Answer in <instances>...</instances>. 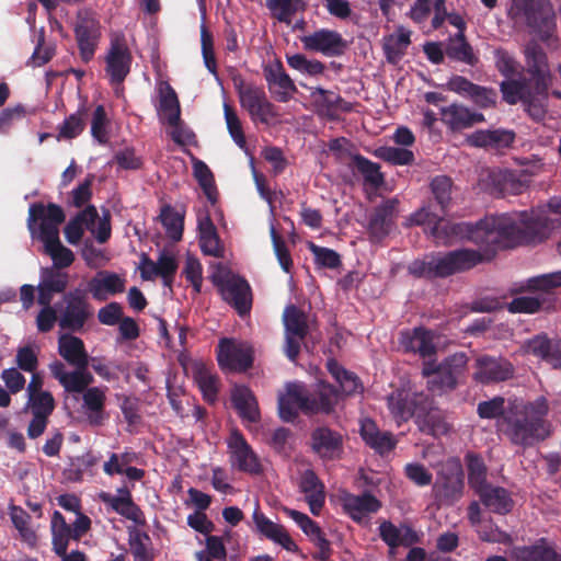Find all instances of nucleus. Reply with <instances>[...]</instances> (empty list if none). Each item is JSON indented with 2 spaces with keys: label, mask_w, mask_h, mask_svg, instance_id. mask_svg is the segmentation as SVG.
<instances>
[{
  "label": "nucleus",
  "mask_w": 561,
  "mask_h": 561,
  "mask_svg": "<svg viewBox=\"0 0 561 561\" xmlns=\"http://www.w3.org/2000/svg\"><path fill=\"white\" fill-rule=\"evenodd\" d=\"M477 413L483 420H496L497 427L502 431L504 419L508 414V405H505V399L496 396L490 400L478 403Z\"/></svg>",
  "instance_id": "de8ad7c7"
},
{
  "label": "nucleus",
  "mask_w": 561,
  "mask_h": 561,
  "mask_svg": "<svg viewBox=\"0 0 561 561\" xmlns=\"http://www.w3.org/2000/svg\"><path fill=\"white\" fill-rule=\"evenodd\" d=\"M548 410V401L542 396L526 404L519 403L517 399L508 401L503 434L513 445L520 447H530L543 440L550 433L545 419Z\"/></svg>",
  "instance_id": "7ed1b4c3"
},
{
  "label": "nucleus",
  "mask_w": 561,
  "mask_h": 561,
  "mask_svg": "<svg viewBox=\"0 0 561 561\" xmlns=\"http://www.w3.org/2000/svg\"><path fill=\"white\" fill-rule=\"evenodd\" d=\"M65 219V211L59 205L49 203L45 206L43 203H34L28 209L27 225L28 229L33 232L34 224L37 220H42L39 226V239H44L45 229H55L57 231V236H59V225H61Z\"/></svg>",
  "instance_id": "5701e85b"
},
{
  "label": "nucleus",
  "mask_w": 561,
  "mask_h": 561,
  "mask_svg": "<svg viewBox=\"0 0 561 561\" xmlns=\"http://www.w3.org/2000/svg\"><path fill=\"white\" fill-rule=\"evenodd\" d=\"M465 473L459 458L450 457L437 467L433 495L440 505H454L463 495Z\"/></svg>",
  "instance_id": "6e6552de"
},
{
  "label": "nucleus",
  "mask_w": 561,
  "mask_h": 561,
  "mask_svg": "<svg viewBox=\"0 0 561 561\" xmlns=\"http://www.w3.org/2000/svg\"><path fill=\"white\" fill-rule=\"evenodd\" d=\"M419 430L427 435L439 436L448 432V425L445 422L438 409L433 407V400L427 397L415 417Z\"/></svg>",
  "instance_id": "7c9ffc66"
},
{
  "label": "nucleus",
  "mask_w": 561,
  "mask_h": 561,
  "mask_svg": "<svg viewBox=\"0 0 561 561\" xmlns=\"http://www.w3.org/2000/svg\"><path fill=\"white\" fill-rule=\"evenodd\" d=\"M352 167L356 169L365 179L366 182L379 185L383 181L382 174L379 171V165L362 154H354L352 158Z\"/></svg>",
  "instance_id": "680f3d73"
},
{
  "label": "nucleus",
  "mask_w": 561,
  "mask_h": 561,
  "mask_svg": "<svg viewBox=\"0 0 561 561\" xmlns=\"http://www.w3.org/2000/svg\"><path fill=\"white\" fill-rule=\"evenodd\" d=\"M559 286H561V272L528 278L525 285L512 289V294L528 290L537 293L536 296L516 297L506 305V308L511 313H535L540 309H548L556 301L554 289Z\"/></svg>",
  "instance_id": "39448f33"
},
{
  "label": "nucleus",
  "mask_w": 561,
  "mask_h": 561,
  "mask_svg": "<svg viewBox=\"0 0 561 561\" xmlns=\"http://www.w3.org/2000/svg\"><path fill=\"white\" fill-rule=\"evenodd\" d=\"M151 539L145 531H135L130 535L129 546L135 561H153L149 546Z\"/></svg>",
  "instance_id": "e2e57ef3"
},
{
  "label": "nucleus",
  "mask_w": 561,
  "mask_h": 561,
  "mask_svg": "<svg viewBox=\"0 0 561 561\" xmlns=\"http://www.w3.org/2000/svg\"><path fill=\"white\" fill-rule=\"evenodd\" d=\"M194 176L206 195L207 199L214 205L217 202V190L211 170L202 160H195L193 163Z\"/></svg>",
  "instance_id": "603ef678"
},
{
  "label": "nucleus",
  "mask_w": 561,
  "mask_h": 561,
  "mask_svg": "<svg viewBox=\"0 0 561 561\" xmlns=\"http://www.w3.org/2000/svg\"><path fill=\"white\" fill-rule=\"evenodd\" d=\"M64 300L65 308L58 318L59 327L70 332H81L93 316V307L80 289L67 293Z\"/></svg>",
  "instance_id": "f8f14e48"
},
{
  "label": "nucleus",
  "mask_w": 561,
  "mask_h": 561,
  "mask_svg": "<svg viewBox=\"0 0 561 561\" xmlns=\"http://www.w3.org/2000/svg\"><path fill=\"white\" fill-rule=\"evenodd\" d=\"M266 5L275 19L287 24L297 12L305 10L302 0H267Z\"/></svg>",
  "instance_id": "5fc2aeb1"
},
{
  "label": "nucleus",
  "mask_w": 561,
  "mask_h": 561,
  "mask_svg": "<svg viewBox=\"0 0 561 561\" xmlns=\"http://www.w3.org/2000/svg\"><path fill=\"white\" fill-rule=\"evenodd\" d=\"M99 218L95 206L89 205L71 218L64 228L65 238L68 243L78 244L84 233V227L92 230L93 225Z\"/></svg>",
  "instance_id": "58836bf2"
},
{
  "label": "nucleus",
  "mask_w": 561,
  "mask_h": 561,
  "mask_svg": "<svg viewBox=\"0 0 561 561\" xmlns=\"http://www.w3.org/2000/svg\"><path fill=\"white\" fill-rule=\"evenodd\" d=\"M309 447L322 462L340 460L344 453V437L339 431L320 425L311 431Z\"/></svg>",
  "instance_id": "2eb2a0df"
},
{
  "label": "nucleus",
  "mask_w": 561,
  "mask_h": 561,
  "mask_svg": "<svg viewBox=\"0 0 561 561\" xmlns=\"http://www.w3.org/2000/svg\"><path fill=\"white\" fill-rule=\"evenodd\" d=\"M310 96L314 101L316 105L327 113L337 108H343L345 111L348 110V107L342 106V104L345 102L340 94L330 90H325L321 87L313 88Z\"/></svg>",
  "instance_id": "bf43d9fd"
},
{
  "label": "nucleus",
  "mask_w": 561,
  "mask_h": 561,
  "mask_svg": "<svg viewBox=\"0 0 561 561\" xmlns=\"http://www.w3.org/2000/svg\"><path fill=\"white\" fill-rule=\"evenodd\" d=\"M410 44V32L400 31L398 34L389 35L383 43L387 61L391 65L399 64Z\"/></svg>",
  "instance_id": "09e8293b"
},
{
  "label": "nucleus",
  "mask_w": 561,
  "mask_h": 561,
  "mask_svg": "<svg viewBox=\"0 0 561 561\" xmlns=\"http://www.w3.org/2000/svg\"><path fill=\"white\" fill-rule=\"evenodd\" d=\"M131 62L133 56L124 35L111 38L110 48L105 56V72L111 83L122 84L130 72Z\"/></svg>",
  "instance_id": "f3484780"
},
{
  "label": "nucleus",
  "mask_w": 561,
  "mask_h": 561,
  "mask_svg": "<svg viewBox=\"0 0 561 561\" xmlns=\"http://www.w3.org/2000/svg\"><path fill=\"white\" fill-rule=\"evenodd\" d=\"M468 357L463 352L446 357L442 363L425 362L422 375L427 378V389L437 396L456 389L459 377L463 374Z\"/></svg>",
  "instance_id": "0eeeda50"
},
{
  "label": "nucleus",
  "mask_w": 561,
  "mask_h": 561,
  "mask_svg": "<svg viewBox=\"0 0 561 561\" xmlns=\"http://www.w3.org/2000/svg\"><path fill=\"white\" fill-rule=\"evenodd\" d=\"M399 202L396 198L387 199L375 208L369 218V231L375 238L382 239L391 230Z\"/></svg>",
  "instance_id": "72a5a7b5"
},
{
  "label": "nucleus",
  "mask_w": 561,
  "mask_h": 561,
  "mask_svg": "<svg viewBox=\"0 0 561 561\" xmlns=\"http://www.w3.org/2000/svg\"><path fill=\"white\" fill-rule=\"evenodd\" d=\"M465 460L467 463L470 486L477 491L478 489L486 485V466L483 458L476 453H468Z\"/></svg>",
  "instance_id": "864d4df0"
},
{
  "label": "nucleus",
  "mask_w": 561,
  "mask_h": 561,
  "mask_svg": "<svg viewBox=\"0 0 561 561\" xmlns=\"http://www.w3.org/2000/svg\"><path fill=\"white\" fill-rule=\"evenodd\" d=\"M160 220L168 237L179 242L183 237L184 216L175 211L171 205L165 204L161 207Z\"/></svg>",
  "instance_id": "8fccbe9b"
},
{
  "label": "nucleus",
  "mask_w": 561,
  "mask_h": 561,
  "mask_svg": "<svg viewBox=\"0 0 561 561\" xmlns=\"http://www.w3.org/2000/svg\"><path fill=\"white\" fill-rule=\"evenodd\" d=\"M379 535L380 538L390 548H397L399 546H411L412 543L417 542L419 540L416 533L411 527H407V535H412L414 538H402V531L396 525L388 520H385L380 524Z\"/></svg>",
  "instance_id": "3c124183"
},
{
  "label": "nucleus",
  "mask_w": 561,
  "mask_h": 561,
  "mask_svg": "<svg viewBox=\"0 0 561 561\" xmlns=\"http://www.w3.org/2000/svg\"><path fill=\"white\" fill-rule=\"evenodd\" d=\"M477 533L479 538L485 542L507 545L512 541L511 536L506 531L500 529L492 520L480 523Z\"/></svg>",
  "instance_id": "774afa93"
},
{
  "label": "nucleus",
  "mask_w": 561,
  "mask_h": 561,
  "mask_svg": "<svg viewBox=\"0 0 561 561\" xmlns=\"http://www.w3.org/2000/svg\"><path fill=\"white\" fill-rule=\"evenodd\" d=\"M515 139V134L508 129L476 130L469 136V142L474 147L501 149L510 147Z\"/></svg>",
  "instance_id": "a19ab883"
},
{
  "label": "nucleus",
  "mask_w": 561,
  "mask_h": 561,
  "mask_svg": "<svg viewBox=\"0 0 561 561\" xmlns=\"http://www.w3.org/2000/svg\"><path fill=\"white\" fill-rule=\"evenodd\" d=\"M299 490L305 494L310 513L319 516L325 503V486L314 470L307 469L302 472Z\"/></svg>",
  "instance_id": "393cba45"
},
{
  "label": "nucleus",
  "mask_w": 561,
  "mask_h": 561,
  "mask_svg": "<svg viewBox=\"0 0 561 561\" xmlns=\"http://www.w3.org/2000/svg\"><path fill=\"white\" fill-rule=\"evenodd\" d=\"M288 66L302 75L311 77L322 75L325 70L323 62L317 59H308L304 54L286 55Z\"/></svg>",
  "instance_id": "13d9d810"
},
{
  "label": "nucleus",
  "mask_w": 561,
  "mask_h": 561,
  "mask_svg": "<svg viewBox=\"0 0 561 561\" xmlns=\"http://www.w3.org/2000/svg\"><path fill=\"white\" fill-rule=\"evenodd\" d=\"M446 89L463 98H469L481 108L494 107L496 104L497 93L493 88L476 84L459 75H455L448 80Z\"/></svg>",
  "instance_id": "4be33fe9"
},
{
  "label": "nucleus",
  "mask_w": 561,
  "mask_h": 561,
  "mask_svg": "<svg viewBox=\"0 0 561 561\" xmlns=\"http://www.w3.org/2000/svg\"><path fill=\"white\" fill-rule=\"evenodd\" d=\"M126 280L118 274L108 271H100L88 284L89 291L98 301H105L110 296H115L125 290Z\"/></svg>",
  "instance_id": "cd10ccee"
},
{
  "label": "nucleus",
  "mask_w": 561,
  "mask_h": 561,
  "mask_svg": "<svg viewBox=\"0 0 561 561\" xmlns=\"http://www.w3.org/2000/svg\"><path fill=\"white\" fill-rule=\"evenodd\" d=\"M224 115L230 137L240 149L245 150L247 138L243 131L242 123L236 110L227 102L224 103Z\"/></svg>",
  "instance_id": "4d7b16f0"
},
{
  "label": "nucleus",
  "mask_w": 561,
  "mask_h": 561,
  "mask_svg": "<svg viewBox=\"0 0 561 561\" xmlns=\"http://www.w3.org/2000/svg\"><path fill=\"white\" fill-rule=\"evenodd\" d=\"M238 99L240 106L248 112L253 123L268 124L278 115L276 106L268 100L262 87L254 84L252 88L240 91Z\"/></svg>",
  "instance_id": "6ab92c4d"
},
{
  "label": "nucleus",
  "mask_w": 561,
  "mask_h": 561,
  "mask_svg": "<svg viewBox=\"0 0 561 561\" xmlns=\"http://www.w3.org/2000/svg\"><path fill=\"white\" fill-rule=\"evenodd\" d=\"M100 499L121 516L135 523H140L142 512L139 506L135 504L131 494H127V496H116L111 493L102 492Z\"/></svg>",
  "instance_id": "a18cd8bd"
},
{
  "label": "nucleus",
  "mask_w": 561,
  "mask_h": 561,
  "mask_svg": "<svg viewBox=\"0 0 561 561\" xmlns=\"http://www.w3.org/2000/svg\"><path fill=\"white\" fill-rule=\"evenodd\" d=\"M525 58L530 78L504 80L500 89L505 102H522L531 117L541 119L546 114L548 90L551 84L548 58L542 47L536 43L526 46Z\"/></svg>",
  "instance_id": "f03ea898"
},
{
  "label": "nucleus",
  "mask_w": 561,
  "mask_h": 561,
  "mask_svg": "<svg viewBox=\"0 0 561 561\" xmlns=\"http://www.w3.org/2000/svg\"><path fill=\"white\" fill-rule=\"evenodd\" d=\"M107 125L108 118L105 107L99 104L92 113L91 135L101 145L108 141Z\"/></svg>",
  "instance_id": "69168bd1"
},
{
  "label": "nucleus",
  "mask_w": 561,
  "mask_h": 561,
  "mask_svg": "<svg viewBox=\"0 0 561 561\" xmlns=\"http://www.w3.org/2000/svg\"><path fill=\"white\" fill-rule=\"evenodd\" d=\"M476 493L479 495L481 503L493 513L505 515L514 506L510 492L502 486L486 484L478 489Z\"/></svg>",
  "instance_id": "f704fd0d"
},
{
  "label": "nucleus",
  "mask_w": 561,
  "mask_h": 561,
  "mask_svg": "<svg viewBox=\"0 0 561 561\" xmlns=\"http://www.w3.org/2000/svg\"><path fill=\"white\" fill-rule=\"evenodd\" d=\"M58 354L71 366H84L90 360L82 339L71 334H61L58 339Z\"/></svg>",
  "instance_id": "c9c22d12"
},
{
  "label": "nucleus",
  "mask_w": 561,
  "mask_h": 561,
  "mask_svg": "<svg viewBox=\"0 0 561 561\" xmlns=\"http://www.w3.org/2000/svg\"><path fill=\"white\" fill-rule=\"evenodd\" d=\"M285 328V355L295 363L299 356L301 342L309 334L307 314L296 305H288L283 312Z\"/></svg>",
  "instance_id": "9b49d317"
},
{
  "label": "nucleus",
  "mask_w": 561,
  "mask_h": 561,
  "mask_svg": "<svg viewBox=\"0 0 561 561\" xmlns=\"http://www.w3.org/2000/svg\"><path fill=\"white\" fill-rule=\"evenodd\" d=\"M342 506L354 522L359 523L367 514L377 513L381 503L370 492L360 495L346 493L342 497Z\"/></svg>",
  "instance_id": "c756f323"
},
{
  "label": "nucleus",
  "mask_w": 561,
  "mask_h": 561,
  "mask_svg": "<svg viewBox=\"0 0 561 561\" xmlns=\"http://www.w3.org/2000/svg\"><path fill=\"white\" fill-rule=\"evenodd\" d=\"M402 345L405 351L417 353L421 357H430L436 353L433 333L422 327L403 334Z\"/></svg>",
  "instance_id": "79ce46f5"
},
{
  "label": "nucleus",
  "mask_w": 561,
  "mask_h": 561,
  "mask_svg": "<svg viewBox=\"0 0 561 561\" xmlns=\"http://www.w3.org/2000/svg\"><path fill=\"white\" fill-rule=\"evenodd\" d=\"M473 379L482 385H491L511 379L514 376L513 364L504 357L482 355L476 359Z\"/></svg>",
  "instance_id": "aec40b11"
},
{
  "label": "nucleus",
  "mask_w": 561,
  "mask_h": 561,
  "mask_svg": "<svg viewBox=\"0 0 561 561\" xmlns=\"http://www.w3.org/2000/svg\"><path fill=\"white\" fill-rule=\"evenodd\" d=\"M195 380L205 401L215 403L219 392V379L208 368L202 366L195 371Z\"/></svg>",
  "instance_id": "6e6d98bb"
},
{
  "label": "nucleus",
  "mask_w": 561,
  "mask_h": 561,
  "mask_svg": "<svg viewBox=\"0 0 561 561\" xmlns=\"http://www.w3.org/2000/svg\"><path fill=\"white\" fill-rule=\"evenodd\" d=\"M39 240L44 243L45 252L50 255L57 268H66L73 263V252L61 244L55 229H45V238Z\"/></svg>",
  "instance_id": "37998d69"
},
{
  "label": "nucleus",
  "mask_w": 561,
  "mask_h": 561,
  "mask_svg": "<svg viewBox=\"0 0 561 561\" xmlns=\"http://www.w3.org/2000/svg\"><path fill=\"white\" fill-rule=\"evenodd\" d=\"M90 528L91 519L85 514H79L70 525L59 511H55L50 519L53 550H61L64 547H68L70 539L80 540Z\"/></svg>",
  "instance_id": "dca6fc26"
},
{
  "label": "nucleus",
  "mask_w": 561,
  "mask_h": 561,
  "mask_svg": "<svg viewBox=\"0 0 561 561\" xmlns=\"http://www.w3.org/2000/svg\"><path fill=\"white\" fill-rule=\"evenodd\" d=\"M105 402V391L100 387H90L83 392L82 408L91 425H103L106 419Z\"/></svg>",
  "instance_id": "4c0bfd02"
},
{
  "label": "nucleus",
  "mask_w": 561,
  "mask_h": 561,
  "mask_svg": "<svg viewBox=\"0 0 561 561\" xmlns=\"http://www.w3.org/2000/svg\"><path fill=\"white\" fill-rule=\"evenodd\" d=\"M550 214H561V198L553 197L546 206L530 211L485 216L474 224L445 221L442 213L422 207L410 216L411 225L427 227L426 231L436 240L456 237L472 242L482 252L458 249L430 260H414L408 272L415 278H446L491 261L499 250L542 242L554 229Z\"/></svg>",
  "instance_id": "f257e3e1"
},
{
  "label": "nucleus",
  "mask_w": 561,
  "mask_h": 561,
  "mask_svg": "<svg viewBox=\"0 0 561 561\" xmlns=\"http://www.w3.org/2000/svg\"><path fill=\"white\" fill-rule=\"evenodd\" d=\"M253 522L256 526V529L260 534H262L267 539L274 541L282 546L285 550L289 552H297L298 546L291 539L288 531L280 524H276L268 519L261 511L259 504L252 515Z\"/></svg>",
  "instance_id": "b1692460"
},
{
  "label": "nucleus",
  "mask_w": 561,
  "mask_h": 561,
  "mask_svg": "<svg viewBox=\"0 0 561 561\" xmlns=\"http://www.w3.org/2000/svg\"><path fill=\"white\" fill-rule=\"evenodd\" d=\"M88 116L89 108L87 105L79 106L75 113L67 116L58 126L57 140H72L79 137L85 129Z\"/></svg>",
  "instance_id": "c03bdc74"
},
{
  "label": "nucleus",
  "mask_w": 561,
  "mask_h": 561,
  "mask_svg": "<svg viewBox=\"0 0 561 561\" xmlns=\"http://www.w3.org/2000/svg\"><path fill=\"white\" fill-rule=\"evenodd\" d=\"M227 447L229 462L232 469L251 476H260L263 473L264 468L260 457L239 431L236 430L230 434L227 440Z\"/></svg>",
  "instance_id": "ddd939ff"
},
{
  "label": "nucleus",
  "mask_w": 561,
  "mask_h": 561,
  "mask_svg": "<svg viewBox=\"0 0 561 561\" xmlns=\"http://www.w3.org/2000/svg\"><path fill=\"white\" fill-rule=\"evenodd\" d=\"M221 299L240 317L249 316L252 309L253 296L249 282L238 274H227L214 277Z\"/></svg>",
  "instance_id": "1a4fd4ad"
},
{
  "label": "nucleus",
  "mask_w": 561,
  "mask_h": 561,
  "mask_svg": "<svg viewBox=\"0 0 561 561\" xmlns=\"http://www.w3.org/2000/svg\"><path fill=\"white\" fill-rule=\"evenodd\" d=\"M217 360L224 370L243 373L252 366L253 355L247 345L222 339L219 343Z\"/></svg>",
  "instance_id": "412c9836"
},
{
  "label": "nucleus",
  "mask_w": 561,
  "mask_h": 561,
  "mask_svg": "<svg viewBox=\"0 0 561 561\" xmlns=\"http://www.w3.org/2000/svg\"><path fill=\"white\" fill-rule=\"evenodd\" d=\"M440 121L451 130L470 128L485 121L482 113L472 112L461 104L453 103L440 108Z\"/></svg>",
  "instance_id": "a878e982"
},
{
  "label": "nucleus",
  "mask_w": 561,
  "mask_h": 561,
  "mask_svg": "<svg viewBox=\"0 0 561 561\" xmlns=\"http://www.w3.org/2000/svg\"><path fill=\"white\" fill-rule=\"evenodd\" d=\"M453 181L446 175H439L432 180L431 190L435 201L440 207V213L444 215L451 202Z\"/></svg>",
  "instance_id": "052dcab7"
},
{
  "label": "nucleus",
  "mask_w": 561,
  "mask_h": 561,
  "mask_svg": "<svg viewBox=\"0 0 561 561\" xmlns=\"http://www.w3.org/2000/svg\"><path fill=\"white\" fill-rule=\"evenodd\" d=\"M231 403L243 422L257 423L261 420L259 402L254 392L247 386H234Z\"/></svg>",
  "instance_id": "c85d7f7f"
},
{
  "label": "nucleus",
  "mask_w": 561,
  "mask_h": 561,
  "mask_svg": "<svg viewBox=\"0 0 561 561\" xmlns=\"http://www.w3.org/2000/svg\"><path fill=\"white\" fill-rule=\"evenodd\" d=\"M263 75L271 90L273 87L278 88V90L275 91L276 100L278 102H288L293 94L297 92L294 81L286 73L280 60L265 65L263 68Z\"/></svg>",
  "instance_id": "bb28decb"
},
{
  "label": "nucleus",
  "mask_w": 561,
  "mask_h": 561,
  "mask_svg": "<svg viewBox=\"0 0 561 561\" xmlns=\"http://www.w3.org/2000/svg\"><path fill=\"white\" fill-rule=\"evenodd\" d=\"M375 154L381 160L393 165H408L414 160V154L407 148L380 147Z\"/></svg>",
  "instance_id": "0e129e2a"
},
{
  "label": "nucleus",
  "mask_w": 561,
  "mask_h": 561,
  "mask_svg": "<svg viewBox=\"0 0 561 561\" xmlns=\"http://www.w3.org/2000/svg\"><path fill=\"white\" fill-rule=\"evenodd\" d=\"M300 42L305 50L320 53L327 57H340L348 48V43L341 33L329 28H320L304 35Z\"/></svg>",
  "instance_id": "a211bd4d"
},
{
  "label": "nucleus",
  "mask_w": 561,
  "mask_h": 561,
  "mask_svg": "<svg viewBox=\"0 0 561 561\" xmlns=\"http://www.w3.org/2000/svg\"><path fill=\"white\" fill-rule=\"evenodd\" d=\"M201 43L205 67L208 69L210 73L217 77L218 71L214 51V37L205 24L201 26Z\"/></svg>",
  "instance_id": "338daca9"
},
{
  "label": "nucleus",
  "mask_w": 561,
  "mask_h": 561,
  "mask_svg": "<svg viewBox=\"0 0 561 561\" xmlns=\"http://www.w3.org/2000/svg\"><path fill=\"white\" fill-rule=\"evenodd\" d=\"M197 228L199 248L203 254L217 259L224 257L225 250L210 216L207 215L199 219Z\"/></svg>",
  "instance_id": "e433bc0d"
},
{
  "label": "nucleus",
  "mask_w": 561,
  "mask_h": 561,
  "mask_svg": "<svg viewBox=\"0 0 561 561\" xmlns=\"http://www.w3.org/2000/svg\"><path fill=\"white\" fill-rule=\"evenodd\" d=\"M514 561H560L556 547L546 538L537 539L533 545L515 547Z\"/></svg>",
  "instance_id": "473e14b6"
},
{
  "label": "nucleus",
  "mask_w": 561,
  "mask_h": 561,
  "mask_svg": "<svg viewBox=\"0 0 561 561\" xmlns=\"http://www.w3.org/2000/svg\"><path fill=\"white\" fill-rule=\"evenodd\" d=\"M341 399L340 390L333 385L319 381L317 387L309 391L300 382H289L286 393L278 398V414L284 422H294L299 412L305 415L331 414Z\"/></svg>",
  "instance_id": "20e7f679"
},
{
  "label": "nucleus",
  "mask_w": 561,
  "mask_h": 561,
  "mask_svg": "<svg viewBox=\"0 0 561 561\" xmlns=\"http://www.w3.org/2000/svg\"><path fill=\"white\" fill-rule=\"evenodd\" d=\"M428 396L424 392L413 391L411 388L401 387L387 396L388 410L398 425L415 419L419 410Z\"/></svg>",
  "instance_id": "4468645a"
},
{
  "label": "nucleus",
  "mask_w": 561,
  "mask_h": 561,
  "mask_svg": "<svg viewBox=\"0 0 561 561\" xmlns=\"http://www.w3.org/2000/svg\"><path fill=\"white\" fill-rule=\"evenodd\" d=\"M508 16L526 24L541 38H549L557 27L553 8L549 0H512Z\"/></svg>",
  "instance_id": "423d86ee"
},
{
  "label": "nucleus",
  "mask_w": 561,
  "mask_h": 561,
  "mask_svg": "<svg viewBox=\"0 0 561 561\" xmlns=\"http://www.w3.org/2000/svg\"><path fill=\"white\" fill-rule=\"evenodd\" d=\"M73 32L80 58L88 64L93 59L102 35L96 13L91 9L79 10L76 15Z\"/></svg>",
  "instance_id": "9d476101"
},
{
  "label": "nucleus",
  "mask_w": 561,
  "mask_h": 561,
  "mask_svg": "<svg viewBox=\"0 0 561 561\" xmlns=\"http://www.w3.org/2000/svg\"><path fill=\"white\" fill-rule=\"evenodd\" d=\"M525 352L551 364L554 368L561 367V348L546 335H536L524 345Z\"/></svg>",
  "instance_id": "ea45409f"
},
{
  "label": "nucleus",
  "mask_w": 561,
  "mask_h": 561,
  "mask_svg": "<svg viewBox=\"0 0 561 561\" xmlns=\"http://www.w3.org/2000/svg\"><path fill=\"white\" fill-rule=\"evenodd\" d=\"M446 57L456 62L476 67L480 62L479 55L468 42L466 34L456 33L445 42Z\"/></svg>",
  "instance_id": "2f4dec72"
},
{
  "label": "nucleus",
  "mask_w": 561,
  "mask_h": 561,
  "mask_svg": "<svg viewBox=\"0 0 561 561\" xmlns=\"http://www.w3.org/2000/svg\"><path fill=\"white\" fill-rule=\"evenodd\" d=\"M158 111L165 116L170 126H178L181 123V107L174 89L164 83V88L160 89Z\"/></svg>",
  "instance_id": "49530a36"
}]
</instances>
